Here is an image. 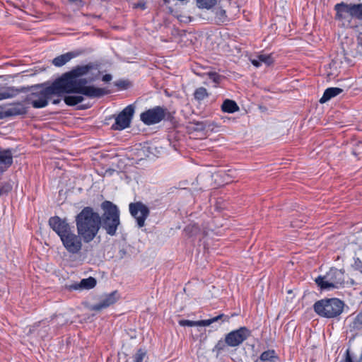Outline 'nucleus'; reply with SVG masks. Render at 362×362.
Masks as SVG:
<instances>
[{
  "mask_svg": "<svg viewBox=\"0 0 362 362\" xmlns=\"http://www.w3.org/2000/svg\"><path fill=\"white\" fill-rule=\"evenodd\" d=\"M74 57H76V54L74 53L67 52L66 54H62V55H59V56L55 57L52 60V64L55 66L60 67V66L64 65L68 62H69Z\"/></svg>",
  "mask_w": 362,
  "mask_h": 362,
  "instance_id": "20",
  "label": "nucleus"
},
{
  "mask_svg": "<svg viewBox=\"0 0 362 362\" xmlns=\"http://www.w3.org/2000/svg\"><path fill=\"white\" fill-rule=\"evenodd\" d=\"M208 76L210 80H211L215 83L218 84L220 83L221 76L216 72H209L208 73Z\"/></svg>",
  "mask_w": 362,
  "mask_h": 362,
  "instance_id": "33",
  "label": "nucleus"
},
{
  "mask_svg": "<svg viewBox=\"0 0 362 362\" xmlns=\"http://www.w3.org/2000/svg\"><path fill=\"white\" fill-rule=\"evenodd\" d=\"M78 234L86 243L91 242L100 230V215L93 208L86 206L76 216Z\"/></svg>",
  "mask_w": 362,
  "mask_h": 362,
  "instance_id": "2",
  "label": "nucleus"
},
{
  "mask_svg": "<svg viewBox=\"0 0 362 362\" xmlns=\"http://www.w3.org/2000/svg\"><path fill=\"white\" fill-rule=\"evenodd\" d=\"M119 298V295L117 291H114L109 294L105 295L100 301L92 306V310L99 311L106 308L115 303Z\"/></svg>",
  "mask_w": 362,
  "mask_h": 362,
  "instance_id": "15",
  "label": "nucleus"
},
{
  "mask_svg": "<svg viewBox=\"0 0 362 362\" xmlns=\"http://www.w3.org/2000/svg\"><path fill=\"white\" fill-rule=\"evenodd\" d=\"M115 85L118 87L124 88H125V81H119L115 83Z\"/></svg>",
  "mask_w": 362,
  "mask_h": 362,
  "instance_id": "38",
  "label": "nucleus"
},
{
  "mask_svg": "<svg viewBox=\"0 0 362 362\" xmlns=\"http://www.w3.org/2000/svg\"><path fill=\"white\" fill-rule=\"evenodd\" d=\"M96 280L93 277H88L87 279H83L81 281L80 284L74 286L75 289L78 288H85V289H90L95 286Z\"/></svg>",
  "mask_w": 362,
  "mask_h": 362,
  "instance_id": "23",
  "label": "nucleus"
},
{
  "mask_svg": "<svg viewBox=\"0 0 362 362\" xmlns=\"http://www.w3.org/2000/svg\"><path fill=\"white\" fill-rule=\"evenodd\" d=\"M216 15L220 21H223L226 18V11L222 8H218L216 9Z\"/></svg>",
  "mask_w": 362,
  "mask_h": 362,
  "instance_id": "34",
  "label": "nucleus"
},
{
  "mask_svg": "<svg viewBox=\"0 0 362 362\" xmlns=\"http://www.w3.org/2000/svg\"><path fill=\"white\" fill-rule=\"evenodd\" d=\"M84 100L82 95H67L64 96V101L69 106H74L81 103Z\"/></svg>",
  "mask_w": 362,
  "mask_h": 362,
  "instance_id": "25",
  "label": "nucleus"
},
{
  "mask_svg": "<svg viewBox=\"0 0 362 362\" xmlns=\"http://www.w3.org/2000/svg\"><path fill=\"white\" fill-rule=\"evenodd\" d=\"M93 68L94 65L91 63L77 66L70 71L64 74L57 80L66 94L77 93L90 98H100L107 94L108 91L93 86H86L88 82L93 81V78H90L89 81L86 78H78L86 75Z\"/></svg>",
  "mask_w": 362,
  "mask_h": 362,
  "instance_id": "1",
  "label": "nucleus"
},
{
  "mask_svg": "<svg viewBox=\"0 0 362 362\" xmlns=\"http://www.w3.org/2000/svg\"><path fill=\"white\" fill-rule=\"evenodd\" d=\"M13 188L12 185L9 182L0 183V194L1 195L7 194L11 191Z\"/></svg>",
  "mask_w": 362,
  "mask_h": 362,
  "instance_id": "31",
  "label": "nucleus"
},
{
  "mask_svg": "<svg viewBox=\"0 0 362 362\" xmlns=\"http://www.w3.org/2000/svg\"><path fill=\"white\" fill-rule=\"evenodd\" d=\"M251 332L245 327L231 331L226 335L228 346L235 347L240 345L250 336Z\"/></svg>",
  "mask_w": 362,
  "mask_h": 362,
  "instance_id": "12",
  "label": "nucleus"
},
{
  "mask_svg": "<svg viewBox=\"0 0 362 362\" xmlns=\"http://www.w3.org/2000/svg\"><path fill=\"white\" fill-rule=\"evenodd\" d=\"M26 113L27 108L21 103L13 104L3 112L5 117L23 115Z\"/></svg>",
  "mask_w": 362,
  "mask_h": 362,
  "instance_id": "16",
  "label": "nucleus"
},
{
  "mask_svg": "<svg viewBox=\"0 0 362 362\" xmlns=\"http://www.w3.org/2000/svg\"><path fill=\"white\" fill-rule=\"evenodd\" d=\"M350 327L354 329L362 328V313L361 312L354 318Z\"/></svg>",
  "mask_w": 362,
  "mask_h": 362,
  "instance_id": "29",
  "label": "nucleus"
},
{
  "mask_svg": "<svg viewBox=\"0 0 362 362\" xmlns=\"http://www.w3.org/2000/svg\"><path fill=\"white\" fill-rule=\"evenodd\" d=\"M112 75L111 74H105L103 76V78L102 80L104 81V82H109L112 80Z\"/></svg>",
  "mask_w": 362,
  "mask_h": 362,
  "instance_id": "36",
  "label": "nucleus"
},
{
  "mask_svg": "<svg viewBox=\"0 0 362 362\" xmlns=\"http://www.w3.org/2000/svg\"><path fill=\"white\" fill-rule=\"evenodd\" d=\"M60 102H61V99H60V98L54 99V100H52V103H53V104H54V105H57V104H59Z\"/></svg>",
  "mask_w": 362,
  "mask_h": 362,
  "instance_id": "39",
  "label": "nucleus"
},
{
  "mask_svg": "<svg viewBox=\"0 0 362 362\" xmlns=\"http://www.w3.org/2000/svg\"><path fill=\"white\" fill-rule=\"evenodd\" d=\"M192 228H194L195 230H197V228H198V227H197V225H193V226H192Z\"/></svg>",
  "mask_w": 362,
  "mask_h": 362,
  "instance_id": "40",
  "label": "nucleus"
},
{
  "mask_svg": "<svg viewBox=\"0 0 362 362\" xmlns=\"http://www.w3.org/2000/svg\"><path fill=\"white\" fill-rule=\"evenodd\" d=\"M13 163V156L10 150L0 152V170L4 171Z\"/></svg>",
  "mask_w": 362,
  "mask_h": 362,
  "instance_id": "18",
  "label": "nucleus"
},
{
  "mask_svg": "<svg viewBox=\"0 0 362 362\" xmlns=\"http://www.w3.org/2000/svg\"><path fill=\"white\" fill-rule=\"evenodd\" d=\"M362 152V142H358L355 148L352 151V153L355 156L359 155Z\"/></svg>",
  "mask_w": 362,
  "mask_h": 362,
  "instance_id": "35",
  "label": "nucleus"
},
{
  "mask_svg": "<svg viewBox=\"0 0 362 362\" xmlns=\"http://www.w3.org/2000/svg\"><path fill=\"white\" fill-rule=\"evenodd\" d=\"M189 228H190V226H188L186 228V229H185V230H188L189 229Z\"/></svg>",
  "mask_w": 362,
  "mask_h": 362,
  "instance_id": "41",
  "label": "nucleus"
},
{
  "mask_svg": "<svg viewBox=\"0 0 362 362\" xmlns=\"http://www.w3.org/2000/svg\"><path fill=\"white\" fill-rule=\"evenodd\" d=\"M131 215L136 218L139 228L145 225V221L149 215V209L142 202L131 203L129 206Z\"/></svg>",
  "mask_w": 362,
  "mask_h": 362,
  "instance_id": "11",
  "label": "nucleus"
},
{
  "mask_svg": "<svg viewBox=\"0 0 362 362\" xmlns=\"http://www.w3.org/2000/svg\"><path fill=\"white\" fill-rule=\"evenodd\" d=\"M26 90L27 88L24 87L21 88H18L14 86L6 87L0 91V100L13 98L19 93H24Z\"/></svg>",
  "mask_w": 362,
  "mask_h": 362,
  "instance_id": "17",
  "label": "nucleus"
},
{
  "mask_svg": "<svg viewBox=\"0 0 362 362\" xmlns=\"http://www.w3.org/2000/svg\"><path fill=\"white\" fill-rule=\"evenodd\" d=\"M344 303L336 298H325L315 303L313 308L320 316L326 318H334L339 316L344 310Z\"/></svg>",
  "mask_w": 362,
  "mask_h": 362,
  "instance_id": "5",
  "label": "nucleus"
},
{
  "mask_svg": "<svg viewBox=\"0 0 362 362\" xmlns=\"http://www.w3.org/2000/svg\"><path fill=\"white\" fill-rule=\"evenodd\" d=\"M251 62L254 66L258 67L262 63L269 66L274 62V59L271 54H259L257 56V59H252Z\"/></svg>",
  "mask_w": 362,
  "mask_h": 362,
  "instance_id": "21",
  "label": "nucleus"
},
{
  "mask_svg": "<svg viewBox=\"0 0 362 362\" xmlns=\"http://www.w3.org/2000/svg\"><path fill=\"white\" fill-rule=\"evenodd\" d=\"M228 346V343L226 342V338L225 337L224 340H219L216 344L214 351H216L217 353H221L226 350Z\"/></svg>",
  "mask_w": 362,
  "mask_h": 362,
  "instance_id": "32",
  "label": "nucleus"
},
{
  "mask_svg": "<svg viewBox=\"0 0 362 362\" xmlns=\"http://www.w3.org/2000/svg\"><path fill=\"white\" fill-rule=\"evenodd\" d=\"M199 8L209 9L216 3V0H197Z\"/></svg>",
  "mask_w": 362,
  "mask_h": 362,
  "instance_id": "28",
  "label": "nucleus"
},
{
  "mask_svg": "<svg viewBox=\"0 0 362 362\" xmlns=\"http://www.w3.org/2000/svg\"><path fill=\"white\" fill-rule=\"evenodd\" d=\"M63 246L71 254L78 253L82 248L83 238L78 234H76L71 230L66 235L60 238Z\"/></svg>",
  "mask_w": 362,
  "mask_h": 362,
  "instance_id": "8",
  "label": "nucleus"
},
{
  "mask_svg": "<svg viewBox=\"0 0 362 362\" xmlns=\"http://www.w3.org/2000/svg\"><path fill=\"white\" fill-rule=\"evenodd\" d=\"M147 358V351L145 349H139L134 356V362H144Z\"/></svg>",
  "mask_w": 362,
  "mask_h": 362,
  "instance_id": "26",
  "label": "nucleus"
},
{
  "mask_svg": "<svg viewBox=\"0 0 362 362\" xmlns=\"http://www.w3.org/2000/svg\"><path fill=\"white\" fill-rule=\"evenodd\" d=\"M103 214L100 216V227L106 233L113 236L116 235L118 226L120 224L119 211L117 206L110 201H105L101 204Z\"/></svg>",
  "mask_w": 362,
  "mask_h": 362,
  "instance_id": "4",
  "label": "nucleus"
},
{
  "mask_svg": "<svg viewBox=\"0 0 362 362\" xmlns=\"http://www.w3.org/2000/svg\"><path fill=\"white\" fill-rule=\"evenodd\" d=\"M343 92V89L337 87H331L327 88L322 98L320 99V103H325L332 99V98L339 95Z\"/></svg>",
  "mask_w": 362,
  "mask_h": 362,
  "instance_id": "19",
  "label": "nucleus"
},
{
  "mask_svg": "<svg viewBox=\"0 0 362 362\" xmlns=\"http://www.w3.org/2000/svg\"><path fill=\"white\" fill-rule=\"evenodd\" d=\"M136 8H141L142 10H144L146 8V4L144 2H140V3H138L136 5Z\"/></svg>",
  "mask_w": 362,
  "mask_h": 362,
  "instance_id": "37",
  "label": "nucleus"
},
{
  "mask_svg": "<svg viewBox=\"0 0 362 362\" xmlns=\"http://www.w3.org/2000/svg\"><path fill=\"white\" fill-rule=\"evenodd\" d=\"M169 115L168 110L160 106L148 109L140 115L141 120L146 125L159 123Z\"/></svg>",
  "mask_w": 362,
  "mask_h": 362,
  "instance_id": "7",
  "label": "nucleus"
},
{
  "mask_svg": "<svg viewBox=\"0 0 362 362\" xmlns=\"http://www.w3.org/2000/svg\"><path fill=\"white\" fill-rule=\"evenodd\" d=\"M230 320V317L228 315H226L224 314H220L216 317H214L211 319L203 320L199 321H192L189 320H181L179 321V325L182 327L188 326V327H195V326H209L212 323L218 322L221 321V323L224 322H228Z\"/></svg>",
  "mask_w": 362,
  "mask_h": 362,
  "instance_id": "14",
  "label": "nucleus"
},
{
  "mask_svg": "<svg viewBox=\"0 0 362 362\" xmlns=\"http://www.w3.org/2000/svg\"><path fill=\"white\" fill-rule=\"evenodd\" d=\"M134 106L129 105L115 118L112 128L115 130H123L129 127L134 113Z\"/></svg>",
  "mask_w": 362,
  "mask_h": 362,
  "instance_id": "9",
  "label": "nucleus"
},
{
  "mask_svg": "<svg viewBox=\"0 0 362 362\" xmlns=\"http://www.w3.org/2000/svg\"><path fill=\"white\" fill-rule=\"evenodd\" d=\"M279 357L274 349L265 351L259 356V360L262 362H274Z\"/></svg>",
  "mask_w": 362,
  "mask_h": 362,
  "instance_id": "24",
  "label": "nucleus"
},
{
  "mask_svg": "<svg viewBox=\"0 0 362 362\" xmlns=\"http://www.w3.org/2000/svg\"><path fill=\"white\" fill-rule=\"evenodd\" d=\"M345 281L344 272L341 269L331 268L324 276H319L315 279V283L322 290L338 288Z\"/></svg>",
  "mask_w": 362,
  "mask_h": 362,
  "instance_id": "6",
  "label": "nucleus"
},
{
  "mask_svg": "<svg viewBox=\"0 0 362 362\" xmlns=\"http://www.w3.org/2000/svg\"><path fill=\"white\" fill-rule=\"evenodd\" d=\"M221 110L224 112L234 113L239 110V107L234 100L226 99L221 105Z\"/></svg>",
  "mask_w": 362,
  "mask_h": 362,
  "instance_id": "22",
  "label": "nucleus"
},
{
  "mask_svg": "<svg viewBox=\"0 0 362 362\" xmlns=\"http://www.w3.org/2000/svg\"><path fill=\"white\" fill-rule=\"evenodd\" d=\"M48 223L60 238L72 230L66 218H61L57 216L50 217Z\"/></svg>",
  "mask_w": 362,
  "mask_h": 362,
  "instance_id": "13",
  "label": "nucleus"
},
{
  "mask_svg": "<svg viewBox=\"0 0 362 362\" xmlns=\"http://www.w3.org/2000/svg\"><path fill=\"white\" fill-rule=\"evenodd\" d=\"M334 10L336 12L335 20L342 22L343 24H349L353 20V3L341 1L334 6Z\"/></svg>",
  "mask_w": 362,
  "mask_h": 362,
  "instance_id": "10",
  "label": "nucleus"
},
{
  "mask_svg": "<svg viewBox=\"0 0 362 362\" xmlns=\"http://www.w3.org/2000/svg\"><path fill=\"white\" fill-rule=\"evenodd\" d=\"M194 95L197 100H202L208 96V93L205 88L200 87L196 89Z\"/></svg>",
  "mask_w": 362,
  "mask_h": 362,
  "instance_id": "30",
  "label": "nucleus"
},
{
  "mask_svg": "<svg viewBox=\"0 0 362 362\" xmlns=\"http://www.w3.org/2000/svg\"><path fill=\"white\" fill-rule=\"evenodd\" d=\"M64 91L55 79L49 86L45 83L37 84L31 87V91L27 95L25 101L35 108L45 107L48 105V100L53 95L62 97Z\"/></svg>",
  "mask_w": 362,
  "mask_h": 362,
  "instance_id": "3",
  "label": "nucleus"
},
{
  "mask_svg": "<svg viewBox=\"0 0 362 362\" xmlns=\"http://www.w3.org/2000/svg\"><path fill=\"white\" fill-rule=\"evenodd\" d=\"M353 19L362 21V3L353 4Z\"/></svg>",
  "mask_w": 362,
  "mask_h": 362,
  "instance_id": "27",
  "label": "nucleus"
}]
</instances>
